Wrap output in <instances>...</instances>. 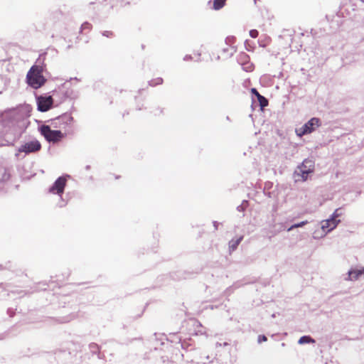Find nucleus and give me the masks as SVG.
<instances>
[{"label": "nucleus", "mask_w": 364, "mask_h": 364, "mask_svg": "<svg viewBox=\"0 0 364 364\" xmlns=\"http://www.w3.org/2000/svg\"><path fill=\"white\" fill-rule=\"evenodd\" d=\"M92 28V26L91 23L88 22H85L82 24L80 27V33H83L84 31H87V32H90Z\"/></svg>", "instance_id": "obj_15"}, {"label": "nucleus", "mask_w": 364, "mask_h": 364, "mask_svg": "<svg viewBox=\"0 0 364 364\" xmlns=\"http://www.w3.org/2000/svg\"><path fill=\"white\" fill-rule=\"evenodd\" d=\"M314 169L313 162L310 160H304L301 166V171L302 172V177L306 180L307 174L312 172Z\"/></svg>", "instance_id": "obj_8"}, {"label": "nucleus", "mask_w": 364, "mask_h": 364, "mask_svg": "<svg viewBox=\"0 0 364 364\" xmlns=\"http://www.w3.org/2000/svg\"><path fill=\"white\" fill-rule=\"evenodd\" d=\"M40 132L45 139L49 142L57 143L64 137L63 134L60 131L52 130L48 125L41 126Z\"/></svg>", "instance_id": "obj_2"}, {"label": "nucleus", "mask_w": 364, "mask_h": 364, "mask_svg": "<svg viewBox=\"0 0 364 364\" xmlns=\"http://www.w3.org/2000/svg\"><path fill=\"white\" fill-rule=\"evenodd\" d=\"M338 222L339 220L335 218L323 220L321 223V228L323 231L329 232L337 226Z\"/></svg>", "instance_id": "obj_9"}, {"label": "nucleus", "mask_w": 364, "mask_h": 364, "mask_svg": "<svg viewBox=\"0 0 364 364\" xmlns=\"http://www.w3.org/2000/svg\"><path fill=\"white\" fill-rule=\"evenodd\" d=\"M364 274V267L360 269H352L348 272V277L350 280H356L360 276Z\"/></svg>", "instance_id": "obj_11"}, {"label": "nucleus", "mask_w": 364, "mask_h": 364, "mask_svg": "<svg viewBox=\"0 0 364 364\" xmlns=\"http://www.w3.org/2000/svg\"><path fill=\"white\" fill-rule=\"evenodd\" d=\"M251 92L252 94H254L257 97V100H258V101L259 102V105H260V106L262 107H267L268 105V100L264 96L261 95L258 92L257 89L252 88Z\"/></svg>", "instance_id": "obj_10"}, {"label": "nucleus", "mask_w": 364, "mask_h": 364, "mask_svg": "<svg viewBox=\"0 0 364 364\" xmlns=\"http://www.w3.org/2000/svg\"><path fill=\"white\" fill-rule=\"evenodd\" d=\"M227 0H213L212 8L214 10H220L226 4Z\"/></svg>", "instance_id": "obj_12"}, {"label": "nucleus", "mask_w": 364, "mask_h": 364, "mask_svg": "<svg viewBox=\"0 0 364 364\" xmlns=\"http://www.w3.org/2000/svg\"><path fill=\"white\" fill-rule=\"evenodd\" d=\"M242 238H243V237L241 236L236 240H232L229 243L230 249L232 251L235 250L237 247V246L239 245L240 242L242 241Z\"/></svg>", "instance_id": "obj_13"}, {"label": "nucleus", "mask_w": 364, "mask_h": 364, "mask_svg": "<svg viewBox=\"0 0 364 364\" xmlns=\"http://www.w3.org/2000/svg\"><path fill=\"white\" fill-rule=\"evenodd\" d=\"M67 183V179L64 176L59 177L50 188L49 191L54 194L61 196Z\"/></svg>", "instance_id": "obj_5"}, {"label": "nucleus", "mask_w": 364, "mask_h": 364, "mask_svg": "<svg viewBox=\"0 0 364 364\" xmlns=\"http://www.w3.org/2000/svg\"><path fill=\"white\" fill-rule=\"evenodd\" d=\"M38 109L41 112L48 111L53 104V99L51 96H38L36 97Z\"/></svg>", "instance_id": "obj_4"}, {"label": "nucleus", "mask_w": 364, "mask_h": 364, "mask_svg": "<svg viewBox=\"0 0 364 364\" xmlns=\"http://www.w3.org/2000/svg\"><path fill=\"white\" fill-rule=\"evenodd\" d=\"M43 67L42 65H33L26 75L28 85L33 89H38L43 86L46 79L43 75Z\"/></svg>", "instance_id": "obj_1"}, {"label": "nucleus", "mask_w": 364, "mask_h": 364, "mask_svg": "<svg viewBox=\"0 0 364 364\" xmlns=\"http://www.w3.org/2000/svg\"><path fill=\"white\" fill-rule=\"evenodd\" d=\"M307 223H308L307 220L302 221V222H301L299 223H296V224L292 225L290 228H288L287 230L288 231H291V230H293L294 228L302 227V226L305 225Z\"/></svg>", "instance_id": "obj_16"}, {"label": "nucleus", "mask_w": 364, "mask_h": 364, "mask_svg": "<svg viewBox=\"0 0 364 364\" xmlns=\"http://www.w3.org/2000/svg\"><path fill=\"white\" fill-rule=\"evenodd\" d=\"M41 149V143L38 140H33L25 143L19 148L18 151L28 154L38 151Z\"/></svg>", "instance_id": "obj_6"}, {"label": "nucleus", "mask_w": 364, "mask_h": 364, "mask_svg": "<svg viewBox=\"0 0 364 364\" xmlns=\"http://www.w3.org/2000/svg\"><path fill=\"white\" fill-rule=\"evenodd\" d=\"M155 80H156L155 82H154V80H151V85H160L163 82V79L161 77H158Z\"/></svg>", "instance_id": "obj_19"}, {"label": "nucleus", "mask_w": 364, "mask_h": 364, "mask_svg": "<svg viewBox=\"0 0 364 364\" xmlns=\"http://www.w3.org/2000/svg\"><path fill=\"white\" fill-rule=\"evenodd\" d=\"M102 36L107 38H112L114 36V33L112 31H105L102 33Z\"/></svg>", "instance_id": "obj_17"}, {"label": "nucleus", "mask_w": 364, "mask_h": 364, "mask_svg": "<svg viewBox=\"0 0 364 364\" xmlns=\"http://www.w3.org/2000/svg\"><path fill=\"white\" fill-rule=\"evenodd\" d=\"M258 31L255 29H252L250 31V36L253 38H255L258 36Z\"/></svg>", "instance_id": "obj_18"}, {"label": "nucleus", "mask_w": 364, "mask_h": 364, "mask_svg": "<svg viewBox=\"0 0 364 364\" xmlns=\"http://www.w3.org/2000/svg\"><path fill=\"white\" fill-rule=\"evenodd\" d=\"M321 125V121L318 118L313 117L307 123L301 128L296 129L297 135L301 136L303 135L310 134Z\"/></svg>", "instance_id": "obj_3"}, {"label": "nucleus", "mask_w": 364, "mask_h": 364, "mask_svg": "<svg viewBox=\"0 0 364 364\" xmlns=\"http://www.w3.org/2000/svg\"><path fill=\"white\" fill-rule=\"evenodd\" d=\"M338 210H336L334 213L332 218H335L336 220V218L339 216V214L338 213Z\"/></svg>", "instance_id": "obj_21"}, {"label": "nucleus", "mask_w": 364, "mask_h": 364, "mask_svg": "<svg viewBox=\"0 0 364 364\" xmlns=\"http://www.w3.org/2000/svg\"><path fill=\"white\" fill-rule=\"evenodd\" d=\"M74 119L70 114L65 113L59 116L55 119V123L63 128L71 127L73 124Z\"/></svg>", "instance_id": "obj_7"}, {"label": "nucleus", "mask_w": 364, "mask_h": 364, "mask_svg": "<svg viewBox=\"0 0 364 364\" xmlns=\"http://www.w3.org/2000/svg\"><path fill=\"white\" fill-rule=\"evenodd\" d=\"M258 341H259V343H261L262 341H267V337L265 336H259V338H258Z\"/></svg>", "instance_id": "obj_20"}, {"label": "nucleus", "mask_w": 364, "mask_h": 364, "mask_svg": "<svg viewBox=\"0 0 364 364\" xmlns=\"http://www.w3.org/2000/svg\"><path fill=\"white\" fill-rule=\"evenodd\" d=\"M309 343H314V340L312 339L311 337L306 336L301 337L299 340V344H304Z\"/></svg>", "instance_id": "obj_14"}]
</instances>
